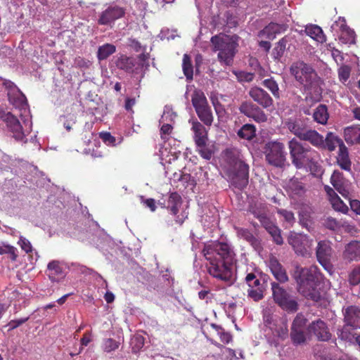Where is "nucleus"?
<instances>
[{
  "mask_svg": "<svg viewBox=\"0 0 360 360\" xmlns=\"http://www.w3.org/2000/svg\"><path fill=\"white\" fill-rule=\"evenodd\" d=\"M207 264V271L212 276L221 281L231 280L233 265L236 262L233 247L225 242L217 240L206 243L202 250Z\"/></svg>",
  "mask_w": 360,
  "mask_h": 360,
  "instance_id": "nucleus-1",
  "label": "nucleus"
},
{
  "mask_svg": "<svg viewBox=\"0 0 360 360\" xmlns=\"http://www.w3.org/2000/svg\"><path fill=\"white\" fill-rule=\"evenodd\" d=\"M321 274L316 266L309 267H297L294 278L297 283L298 292L308 300L318 302L321 299V294L317 286Z\"/></svg>",
  "mask_w": 360,
  "mask_h": 360,
  "instance_id": "nucleus-2",
  "label": "nucleus"
},
{
  "mask_svg": "<svg viewBox=\"0 0 360 360\" xmlns=\"http://www.w3.org/2000/svg\"><path fill=\"white\" fill-rule=\"evenodd\" d=\"M224 159L229 165V176L232 184L242 190L248 184L249 166L243 160L240 151L236 148H227L224 151Z\"/></svg>",
  "mask_w": 360,
  "mask_h": 360,
  "instance_id": "nucleus-3",
  "label": "nucleus"
},
{
  "mask_svg": "<svg viewBox=\"0 0 360 360\" xmlns=\"http://www.w3.org/2000/svg\"><path fill=\"white\" fill-rule=\"evenodd\" d=\"M290 72L305 91L317 95L321 94V78L311 65L298 60L291 65Z\"/></svg>",
  "mask_w": 360,
  "mask_h": 360,
  "instance_id": "nucleus-4",
  "label": "nucleus"
},
{
  "mask_svg": "<svg viewBox=\"0 0 360 360\" xmlns=\"http://www.w3.org/2000/svg\"><path fill=\"white\" fill-rule=\"evenodd\" d=\"M285 127L302 141H308L315 147L323 145V137L318 131L310 129L307 120L302 117H290L285 122Z\"/></svg>",
  "mask_w": 360,
  "mask_h": 360,
  "instance_id": "nucleus-5",
  "label": "nucleus"
},
{
  "mask_svg": "<svg viewBox=\"0 0 360 360\" xmlns=\"http://www.w3.org/2000/svg\"><path fill=\"white\" fill-rule=\"evenodd\" d=\"M210 41L212 51H218L219 61L226 66L232 65L238 46L233 37L220 33L212 37Z\"/></svg>",
  "mask_w": 360,
  "mask_h": 360,
  "instance_id": "nucleus-6",
  "label": "nucleus"
},
{
  "mask_svg": "<svg viewBox=\"0 0 360 360\" xmlns=\"http://www.w3.org/2000/svg\"><path fill=\"white\" fill-rule=\"evenodd\" d=\"M288 148L292 163L297 169L314 165L319 153L309 146H306L293 138L288 141Z\"/></svg>",
  "mask_w": 360,
  "mask_h": 360,
  "instance_id": "nucleus-7",
  "label": "nucleus"
},
{
  "mask_svg": "<svg viewBox=\"0 0 360 360\" xmlns=\"http://www.w3.org/2000/svg\"><path fill=\"white\" fill-rule=\"evenodd\" d=\"M271 285L274 301L278 307L288 313L298 310L299 305L295 296L276 282H272Z\"/></svg>",
  "mask_w": 360,
  "mask_h": 360,
  "instance_id": "nucleus-8",
  "label": "nucleus"
},
{
  "mask_svg": "<svg viewBox=\"0 0 360 360\" xmlns=\"http://www.w3.org/2000/svg\"><path fill=\"white\" fill-rule=\"evenodd\" d=\"M191 102L200 120L210 127L214 117L205 94L201 90H195L191 96Z\"/></svg>",
  "mask_w": 360,
  "mask_h": 360,
  "instance_id": "nucleus-9",
  "label": "nucleus"
},
{
  "mask_svg": "<svg viewBox=\"0 0 360 360\" xmlns=\"http://www.w3.org/2000/svg\"><path fill=\"white\" fill-rule=\"evenodd\" d=\"M266 162L274 167H282L286 160V152L283 143L278 141H269L264 148Z\"/></svg>",
  "mask_w": 360,
  "mask_h": 360,
  "instance_id": "nucleus-10",
  "label": "nucleus"
},
{
  "mask_svg": "<svg viewBox=\"0 0 360 360\" xmlns=\"http://www.w3.org/2000/svg\"><path fill=\"white\" fill-rule=\"evenodd\" d=\"M307 319L304 316L299 313L294 319L290 328V338L294 345H300L304 344L307 341V334L305 333Z\"/></svg>",
  "mask_w": 360,
  "mask_h": 360,
  "instance_id": "nucleus-11",
  "label": "nucleus"
},
{
  "mask_svg": "<svg viewBox=\"0 0 360 360\" xmlns=\"http://www.w3.org/2000/svg\"><path fill=\"white\" fill-rule=\"evenodd\" d=\"M126 8L118 5H110L99 15L97 22L100 25L112 27L115 22L123 18Z\"/></svg>",
  "mask_w": 360,
  "mask_h": 360,
  "instance_id": "nucleus-12",
  "label": "nucleus"
},
{
  "mask_svg": "<svg viewBox=\"0 0 360 360\" xmlns=\"http://www.w3.org/2000/svg\"><path fill=\"white\" fill-rule=\"evenodd\" d=\"M288 242L297 255L302 257L310 255L312 240L306 236L292 233L288 236Z\"/></svg>",
  "mask_w": 360,
  "mask_h": 360,
  "instance_id": "nucleus-13",
  "label": "nucleus"
},
{
  "mask_svg": "<svg viewBox=\"0 0 360 360\" xmlns=\"http://www.w3.org/2000/svg\"><path fill=\"white\" fill-rule=\"evenodd\" d=\"M345 325L342 330V338H347L344 335L345 333L349 332V327L352 329H360V308L356 306H349L345 309L344 313Z\"/></svg>",
  "mask_w": 360,
  "mask_h": 360,
  "instance_id": "nucleus-14",
  "label": "nucleus"
},
{
  "mask_svg": "<svg viewBox=\"0 0 360 360\" xmlns=\"http://www.w3.org/2000/svg\"><path fill=\"white\" fill-rule=\"evenodd\" d=\"M0 118L6 123L9 131L13 134V137L16 141H22L25 138L22 127L18 120L11 112L0 110Z\"/></svg>",
  "mask_w": 360,
  "mask_h": 360,
  "instance_id": "nucleus-15",
  "label": "nucleus"
},
{
  "mask_svg": "<svg viewBox=\"0 0 360 360\" xmlns=\"http://www.w3.org/2000/svg\"><path fill=\"white\" fill-rule=\"evenodd\" d=\"M308 332L314 335L319 341L327 342L332 334L326 323L321 319L312 321L307 327Z\"/></svg>",
  "mask_w": 360,
  "mask_h": 360,
  "instance_id": "nucleus-16",
  "label": "nucleus"
},
{
  "mask_svg": "<svg viewBox=\"0 0 360 360\" xmlns=\"http://www.w3.org/2000/svg\"><path fill=\"white\" fill-rule=\"evenodd\" d=\"M240 112L252 118L258 123L265 122L267 121V116L265 112L257 105L252 102H243L239 107Z\"/></svg>",
  "mask_w": 360,
  "mask_h": 360,
  "instance_id": "nucleus-17",
  "label": "nucleus"
},
{
  "mask_svg": "<svg viewBox=\"0 0 360 360\" xmlns=\"http://www.w3.org/2000/svg\"><path fill=\"white\" fill-rule=\"evenodd\" d=\"M333 249L329 240H320L316 248V255L318 262L326 269L330 265Z\"/></svg>",
  "mask_w": 360,
  "mask_h": 360,
  "instance_id": "nucleus-18",
  "label": "nucleus"
},
{
  "mask_svg": "<svg viewBox=\"0 0 360 360\" xmlns=\"http://www.w3.org/2000/svg\"><path fill=\"white\" fill-rule=\"evenodd\" d=\"M248 212L257 218L262 225L270 220L267 206L258 200H252L248 205Z\"/></svg>",
  "mask_w": 360,
  "mask_h": 360,
  "instance_id": "nucleus-19",
  "label": "nucleus"
},
{
  "mask_svg": "<svg viewBox=\"0 0 360 360\" xmlns=\"http://www.w3.org/2000/svg\"><path fill=\"white\" fill-rule=\"evenodd\" d=\"M181 204V197L177 192L170 193L166 198H162L158 200V205L163 208L170 210L173 215H176L179 213V207Z\"/></svg>",
  "mask_w": 360,
  "mask_h": 360,
  "instance_id": "nucleus-20",
  "label": "nucleus"
},
{
  "mask_svg": "<svg viewBox=\"0 0 360 360\" xmlns=\"http://www.w3.org/2000/svg\"><path fill=\"white\" fill-rule=\"evenodd\" d=\"M268 266L271 274L279 283H284L288 281L286 270L276 257L270 256Z\"/></svg>",
  "mask_w": 360,
  "mask_h": 360,
  "instance_id": "nucleus-21",
  "label": "nucleus"
},
{
  "mask_svg": "<svg viewBox=\"0 0 360 360\" xmlns=\"http://www.w3.org/2000/svg\"><path fill=\"white\" fill-rule=\"evenodd\" d=\"M250 96L254 101L262 106L264 108H268L273 105V99L271 96L260 87L252 88L249 91Z\"/></svg>",
  "mask_w": 360,
  "mask_h": 360,
  "instance_id": "nucleus-22",
  "label": "nucleus"
},
{
  "mask_svg": "<svg viewBox=\"0 0 360 360\" xmlns=\"http://www.w3.org/2000/svg\"><path fill=\"white\" fill-rule=\"evenodd\" d=\"M46 274L52 282H59L65 276L63 269L57 260H52L48 264Z\"/></svg>",
  "mask_w": 360,
  "mask_h": 360,
  "instance_id": "nucleus-23",
  "label": "nucleus"
},
{
  "mask_svg": "<svg viewBox=\"0 0 360 360\" xmlns=\"http://www.w3.org/2000/svg\"><path fill=\"white\" fill-rule=\"evenodd\" d=\"M117 68L124 70L127 73H137V68H135L136 62L135 59L126 55H121L118 57L115 62Z\"/></svg>",
  "mask_w": 360,
  "mask_h": 360,
  "instance_id": "nucleus-24",
  "label": "nucleus"
},
{
  "mask_svg": "<svg viewBox=\"0 0 360 360\" xmlns=\"http://www.w3.org/2000/svg\"><path fill=\"white\" fill-rule=\"evenodd\" d=\"M285 30V25L276 22H270L263 30H260L258 33V37L261 38H266L269 40L275 39L276 34L281 33Z\"/></svg>",
  "mask_w": 360,
  "mask_h": 360,
  "instance_id": "nucleus-25",
  "label": "nucleus"
},
{
  "mask_svg": "<svg viewBox=\"0 0 360 360\" xmlns=\"http://www.w3.org/2000/svg\"><path fill=\"white\" fill-rule=\"evenodd\" d=\"M343 257L349 262L360 260V241L352 240L347 244Z\"/></svg>",
  "mask_w": 360,
  "mask_h": 360,
  "instance_id": "nucleus-26",
  "label": "nucleus"
},
{
  "mask_svg": "<svg viewBox=\"0 0 360 360\" xmlns=\"http://www.w3.org/2000/svg\"><path fill=\"white\" fill-rule=\"evenodd\" d=\"M191 129L194 133L193 139L195 145H202L203 142H207V131L202 124L198 120H194L192 122Z\"/></svg>",
  "mask_w": 360,
  "mask_h": 360,
  "instance_id": "nucleus-27",
  "label": "nucleus"
},
{
  "mask_svg": "<svg viewBox=\"0 0 360 360\" xmlns=\"http://www.w3.org/2000/svg\"><path fill=\"white\" fill-rule=\"evenodd\" d=\"M330 181L333 187L345 198H347L349 192L344 184L342 174L335 170L331 176Z\"/></svg>",
  "mask_w": 360,
  "mask_h": 360,
  "instance_id": "nucleus-28",
  "label": "nucleus"
},
{
  "mask_svg": "<svg viewBox=\"0 0 360 360\" xmlns=\"http://www.w3.org/2000/svg\"><path fill=\"white\" fill-rule=\"evenodd\" d=\"M305 187L298 179H291L286 185V191L290 198L302 196L305 193Z\"/></svg>",
  "mask_w": 360,
  "mask_h": 360,
  "instance_id": "nucleus-29",
  "label": "nucleus"
},
{
  "mask_svg": "<svg viewBox=\"0 0 360 360\" xmlns=\"http://www.w3.org/2000/svg\"><path fill=\"white\" fill-rule=\"evenodd\" d=\"M339 21L340 23V28L341 30V34L340 35V40L346 44H352L355 43L356 34L353 30L349 28L347 25L346 22L344 19L341 20L340 18H339Z\"/></svg>",
  "mask_w": 360,
  "mask_h": 360,
  "instance_id": "nucleus-30",
  "label": "nucleus"
},
{
  "mask_svg": "<svg viewBox=\"0 0 360 360\" xmlns=\"http://www.w3.org/2000/svg\"><path fill=\"white\" fill-rule=\"evenodd\" d=\"M337 162L342 169L347 172L351 171L352 162L349 157L347 148L345 144L340 146V150L338 151Z\"/></svg>",
  "mask_w": 360,
  "mask_h": 360,
  "instance_id": "nucleus-31",
  "label": "nucleus"
},
{
  "mask_svg": "<svg viewBox=\"0 0 360 360\" xmlns=\"http://www.w3.org/2000/svg\"><path fill=\"white\" fill-rule=\"evenodd\" d=\"M262 226L271 235L274 242L278 245L283 244V239L281 236V230L273 223L271 219L266 222Z\"/></svg>",
  "mask_w": 360,
  "mask_h": 360,
  "instance_id": "nucleus-32",
  "label": "nucleus"
},
{
  "mask_svg": "<svg viewBox=\"0 0 360 360\" xmlns=\"http://www.w3.org/2000/svg\"><path fill=\"white\" fill-rule=\"evenodd\" d=\"M9 102L15 108L25 109L27 106V101L25 96L20 91L8 93Z\"/></svg>",
  "mask_w": 360,
  "mask_h": 360,
  "instance_id": "nucleus-33",
  "label": "nucleus"
},
{
  "mask_svg": "<svg viewBox=\"0 0 360 360\" xmlns=\"http://www.w3.org/2000/svg\"><path fill=\"white\" fill-rule=\"evenodd\" d=\"M344 137L347 143L360 144V127L358 126L346 127L344 130Z\"/></svg>",
  "mask_w": 360,
  "mask_h": 360,
  "instance_id": "nucleus-34",
  "label": "nucleus"
},
{
  "mask_svg": "<svg viewBox=\"0 0 360 360\" xmlns=\"http://www.w3.org/2000/svg\"><path fill=\"white\" fill-rule=\"evenodd\" d=\"M342 144L344 143L341 139L329 132L326 139H323V145L319 148H326L329 151H333L338 146L340 149Z\"/></svg>",
  "mask_w": 360,
  "mask_h": 360,
  "instance_id": "nucleus-35",
  "label": "nucleus"
},
{
  "mask_svg": "<svg viewBox=\"0 0 360 360\" xmlns=\"http://www.w3.org/2000/svg\"><path fill=\"white\" fill-rule=\"evenodd\" d=\"M305 32L308 36L319 43H323L326 41V37L322 29L318 25H311L307 26Z\"/></svg>",
  "mask_w": 360,
  "mask_h": 360,
  "instance_id": "nucleus-36",
  "label": "nucleus"
},
{
  "mask_svg": "<svg viewBox=\"0 0 360 360\" xmlns=\"http://www.w3.org/2000/svg\"><path fill=\"white\" fill-rule=\"evenodd\" d=\"M328 117L329 114L326 105H319L313 112L314 120L321 124H326Z\"/></svg>",
  "mask_w": 360,
  "mask_h": 360,
  "instance_id": "nucleus-37",
  "label": "nucleus"
},
{
  "mask_svg": "<svg viewBox=\"0 0 360 360\" xmlns=\"http://www.w3.org/2000/svg\"><path fill=\"white\" fill-rule=\"evenodd\" d=\"M116 46L110 43L104 44L98 48L96 53L97 58L99 61L106 60L108 57L116 52Z\"/></svg>",
  "mask_w": 360,
  "mask_h": 360,
  "instance_id": "nucleus-38",
  "label": "nucleus"
},
{
  "mask_svg": "<svg viewBox=\"0 0 360 360\" xmlns=\"http://www.w3.org/2000/svg\"><path fill=\"white\" fill-rule=\"evenodd\" d=\"M255 127L253 124H245L238 131V136L243 139L252 140L255 136Z\"/></svg>",
  "mask_w": 360,
  "mask_h": 360,
  "instance_id": "nucleus-39",
  "label": "nucleus"
},
{
  "mask_svg": "<svg viewBox=\"0 0 360 360\" xmlns=\"http://www.w3.org/2000/svg\"><path fill=\"white\" fill-rule=\"evenodd\" d=\"M196 151L202 158L207 160H210L214 154L212 146L207 144V142H203L202 145H196Z\"/></svg>",
  "mask_w": 360,
  "mask_h": 360,
  "instance_id": "nucleus-40",
  "label": "nucleus"
},
{
  "mask_svg": "<svg viewBox=\"0 0 360 360\" xmlns=\"http://www.w3.org/2000/svg\"><path fill=\"white\" fill-rule=\"evenodd\" d=\"M182 68L186 79L192 80L193 77V68L191 57L188 54L184 55Z\"/></svg>",
  "mask_w": 360,
  "mask_h": 360,
  "instance_id": "nucleus-41",
  "label": "nucleus"
},
{
  "mask_svg": "<svg viewBox=\"0 0 360 360\" xmlns=\"http://www.w3.org/2000/svg\"><path fill=\"white\" fill-rule=\"evenodd\" d=\"M262 84L268 89L276 98H280L279 87L277 82L273 79H266L262 81Z\"/></svg>",
  "mask_w": 360,
  "mask_h": 360,
  "instance_id": "nucleus-42",
  "label": "nucleus"
},
{
  "mask_svg": "<svg viewBox=\"0 0 360 360\" xmlns=\"http://www.w3.org/2000/svg\"><path fill=\"white\" fill-rule=\"evenodd\" d=\"M287 39L285 37L281 39L273 50V56L276 59H280L285 52L286 48Z\"/></svg>",
  "mask_w": 360,
  "mask_h": 360,
  "instance_id": "nucleus-43",
  "label": "nucleus"
},
{
  "mask_svg": "<svg viewBox=\"0 0 360 360\" xmlns=\"http://www.w3.org/2000/svg\"><path fill=\"white\" fill-rule=\"evenodd\" d=\"M264 286L248 289V297L255 302L261 300L264 297Z\"/></svg>",
  "mask_w": 360,
  "mask_h": 360,
  "instance_id": "nucleus-44",
  "label": "nucleus"
},
{
  "mask_svg": "<svg viewBox=\"0 0 360 360\" xmlns=\"http://www.w3.org/2000/svg\"><path fill=\"white\" fill-rule=\"evenodd\" d=\"M245 280L248 288H255L263 286L260 279L257 278L256 275L253 273L248 274Z\"/></svg>",
  "mask_w": 360,
  "mask_h": 360,
  "instance_id": "nucleus-45",
  "label": "nucleus"
},
{
  "mask_svg": "<svg viewBox=\"0 0 360 360\" xmlns=\"http://www.w3.org/2000/svg\"><path fill=\"white\" fill-rule=\"evenodd\" d=\"M330 202L333 207L337 211L345 213L348 210L347 206L343 202L338 195L335 196Z\"/></svg>",
  "mask_w": 360,
  "mask_h": 360,
  "instance_id": "nucleus-46",
  "label": "nucleus"
},
{
  "mask_svg": "<svg viewBox=\"0 0 360 360\" xmlns=\"http://www.w3.org/2000/svg\"><path fill=\"white\" fill-rule=\"evenodd\" d=\"M349 282L352 285L360 283V265L355 267L349 274Z\"/></svg>",
  "mask_w": 360,
  "mask_h": 360,
  "instance_id": "nucleus-47",
  "label": "nucleus"
},
{
  "mask_svg": "<svg viewBox=\"0 0 360 360\" xmlns=\"http://www.w3.org/2000/svg\"><path fill=\"white\" fill-rule=\"evenodd\" d=\"M120 346V342L112 338H108L104 340L103 349L106 352L115 351Z\"/></svg>",
  "mask_w": 360,
  "mask_h": 360,
  "instance_id": "nucleus-48",
  "label": "nucleus"
},
{
  "mask_svg": "<svg viewBox=\"0 0 360 360\" xmlns=\"http://www.w3.org/2000/svg\"><path fill=\"white\" fill-rule=\"evenodd\" d=\"M277 213L283 217L288 223L293 224L295 222V219L292 212L284 209H278Z\"/></svg>",
  "mask_w": 360,
  "mask_h": 360,
  "instance_id": "nucleus-49",
  "label": "nucleus"
},
{
  "mask_svg": "<svg viewBox=\"0 0 360 360\" xmlns=\"http://www.w3.org/2000/svg\"><path fill=\"white\" fill-rule=\"evenodd\" d=\"M266 325L271 329L274 330L276 333L277 336L281 338H285L288 335V328L286 325L281 326L279 328H274L273 326H271V322L267 319Z\"/></svg>",
  "mask_w": 360,
  "mask_h": 360,
  "instance_id": "nucleus-50",
  "label": "nucleus"
},
{
  "mask_svg": "<svg viewBox=\"0 0 360 360\" xmlns=\"http://www.w3.org/2000/svg\"><path fill=\"white\" fill-rule=\"evenodd\" d=\"M99 137L108 146H115L116 139L110 132H101Z\"/></svg>",
  "mask_w": 360,
  "mask_h": 360,
  "instance_id": "nucleus-51",
  "label": "nucleus"
},
{
  "mask_svg": "<svg viewBox=\"0 0 360 360\" xmlns=\"http://www.w3.org/2000/svg\"><path fill=\"white\" fill-rule=\"evenodd\" d=\"M173 127L169 124H164L160 128V136L161 139L166 142L169 138L167 136L171 134Z\"/></svg>",
  "mask_w": 360,
  "mask_h": 360,
  "instance_id": "nucleus-52",
  "label": "nucleus"
},
{
  "mask_svg": "<svg viewBox=\"0 0 360 360\" xmlns=\"http://www.w3.org/2000/svg\"><path fill=\"white\" fill-rule=\"evenodd\" d=\"M29 319H30V317L27 316V317L21 318L19 319L11 320V321L8 322V323L7 325L9 327L8 330H12L17 328L20 326H21L23 323H25V322H27L29 320Z\"/></svg>",
  "mask_w": 360,
  "mask_h": 360,
  "instance_id": "nucleus-53",
  "label": "nucleus"
},
{
  "mask_svg": "<svg viewBox=\"0 0 360 360\" xmlns=\"http://www.w3.org/2000/svg\"><path fill=\"white\" fill-rule=\"evenodd\" d=\"M300 223L303 227L308 229L311 224L310 215L307 212H301L299 214Z\"/></svg>",
  "mask_w": 360,
  "mask_h": 360,
  "instance_id": "nucleus-54",
  "label": "nucleus"
},
{
  "mask_svg": "<svg viewBox=\"0 0 360 360\" xmlns=\"http://www.w3.org/2000/svg\"><path fill=\"white\" fill-rule=\"evenodd\" d=\"M238 234L248 243L255 237L250 230L243 228L238 229Z\"/></svg>",
  "mask_w": 360,
  "mask_h": 360,
  "instance_id": "nucleus-55",
  "label": "nucleus"
},
{
  "mask_svg": "<svg viewBox=\"0 0 360 360\" xmlns=\"http://www.w3.org/2000/svg\"><path fill=\"white\" fill-rule=\"evenodd\" d=\"M324 225L330 230H335L340 226L339 222L332 217H328L324 221Z\"/></svg>",
  "mask_w": 360,
  "mask_h": 360,
  "instance_id": "nucleus-56",
  "label": "nucleus"
},
{
  "mask_svg": "<svg viewBox=\"0 0 360 360\" xmlns=\"http://www.w3.org/2000/svg\"><path fill=\"white\" fill-rule=\"evenodd\" d=\"M19 244L21 248L26 252L30 253L32 251V247L30 242L25 238H20Z\"/></svg>",
  "mask_w": 360,
  "mask_h": 360,
  "instance_id": "nucleus-57",
  "label": "nucleus"
},
{
  "mask_svg": "<svg viewBox=\"0 0 360 360\" xmlns=\"http://www.w3.org/2000/svg\"><path fill=\"white\" fill-rule=\"evenodd\" d=\"M4 86L8 90V93L14 92L20 90L17 86L10 80H5L3 83Z\"/></svg>",
  "mask_w": 360,
  "mask_h": 360,
  "instance_id": "nucleus-58",
  "label": "nucleus"
},
{
  "mask_svg": "<svg viewBox=\"0 0 360 360\" xmlns=\"http://www.w3.org/2000/svg\"><path fill=\"white\" fill-rule=\"evenodd\" d=\"M351 210L356 214L360 215V201L359 200H349Z\"/></svg>",
  "mask_w": 360,
  "mask_h": 360,
  "instance_id": "nucleus-59",
  "label": "nucleus"
},
{
  "mask_svg": "<svg viewBox=\"0 0 360 360\" xmlns=\"http://www.w3.org/2000/svg\"><path fill=\"white\" fill-rule=\"evenodd\" d=\"M220 340L224 343L228 344L232 340V336L229 333L225 331L219 332Z\"/></svg>",
  "mask_w": 360,
  "mask_h": 360,
  "instance_id": "nucleus-60",
  "label": "nucleus"
},
{
  "mask_svg": "<svg viewBox=\"0 0 360 360\" xmlns=\"http://www.w3.org/2000/svg\"><path fill=\"white\" fill-rule=\"evenodd\" d=\"M80 342L82 347L83 346H87L91 342V333L90 331L84 333Z\"/></svg>",
  "mask_w": 360,
  "mask_h": 360,
  "instance_id": "nucleus-61",
  "label": "nucleus"
},
{
  "mask_svg": "<svg viewBox=\"0 0 360 360\" xmlns=\"http://www.w3.org/2000/svg\"><path fill=\"white\" fill-rule=\"evenodd\" d=\"M350 75L349 69L347 67H344L340 69L339 72V77L341 79L346 81L349 79Z\"/></svg>",
  "mask_w": 360,
  "mask_h": 360,
  "instance_id": "nucleus-62",
  "label": "nucleus"
},
{
  "mask_svg": "<svg viewBox=\"0 0 360 360\" xmlns=\"http://www.w3.org/2000/svg\"><path fill=\"white\" fill-rule=\"evenodd\" d=\"M138 58L141 62V63L139 65H141V67H143L144 65H146V68L149 66V64L148 62V60L149 59L148 53H142L140 55H139Z\"/></svg>",
  "mask_w": 360,
  "mask_h": 360,
  "instance_id": "nucleus-63",
  "label": "nucleus"
},
{
  "mask_svg": "<svg viewBox=\"0 0 360 360\" xmlns=\"http://www.w3.org/2000/svg\"><path fill=\"white\" fill-rule=\"evenodd\" d=\"M130 46L136 51H139L143 49V51L146 50L145 47H142L141 43L135 39H130Z\"/></svg>",
  "mask_w": 360,
  "mask_h": 360,
  "instance_id": "nucleus-64",
  "label": "nucleus"
}]
</instances>
